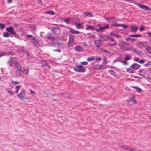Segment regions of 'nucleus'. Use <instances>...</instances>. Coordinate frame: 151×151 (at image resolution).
<instances>
[{"instance_id": "obj_25", "label": "nucleus", "mask_w": 151, "mask_h": 151, "mask_svg": "<svg viewBox=\"0 0 151 151\" xmlns=\"http://www.w3.org/2000/svg\"><path fill=\"white\" fill-rule=\"evenodd\" d=\"M100 50L102 53H104L106 54H108L109 53V52L107 50L103 48H100Z\"/></svg>"}, {"instance_id": "obj_45", "label": "nucleus", "mask_w": 151, "mask_h": 151, "mask_svg": "<svg viewBox=\"0 0 151 151\" xmlns=\"http://www.w3.org/2000/svg\"><path fill=\"white\" fill-rule=\"evenodd\" d=\"M7 93L9 94L10 95H12L14 94V93L11 90H7Z\"/></svg>"}, {"instance_id": "obj_35", "label": "nucleus", "mask_w": 151, "mask_h": 151, "mask_svg": "<svg viewBox=\"0 0 151 151\" xmlns=\"http://www.w3.org/2000/svg\"><path fill=\"white\" fill-rule=\"evenodd\" d=\"M110 35H113L117 38L119 37H120V36L117 34L116 35V34L114 33L113 32H111L110 33Z\"/></svg>"}, {"instance_id": "obj_30", "label": "nucleus", "mask_w": 151, "mask_h": 151, "mask_svg": "<svg viewBox=\"0 0 151 151\" xmlns=\"http://www.w3.org/2000/svg\"><path fill=\"white\" fill-rule=\"evenodd\" d=\"M100 27V29H101V31L103 32V31L106 28H108L109 26L108 25H106L105 26L101 27Z\"/></svg>"}, {"instance_id": "obj_57", "label": "nucleus", "mask_w": 151, "mask_h": 151, "mask_svg": "<svg viewBox=\"0 0 151 151\" xmlns=\"http://www.w3.org/2000/svg\"><path fill=\"white\" fill-rule=\"evenodd\" d=\"M121 27H122L124 29H126L128 27V26L127 25H124L122 24Z\"/></svg>"}, {"instance_id": "obj_15", "label": "nucleus", "mask_w": 151, "mask_h": 151, "mask_svg": "<svg viewBox=\"0 0 151 151\" xmlns=\"http://www.w3.org/2000/svg\"><path fill=\"white\" fill-rule=\"evenodd\" d=\"M55 40L58 42H61L64 40V39L62 37L58 36L56 37Z\"/></svg>"}, {"instance_id": "obj_9", "label": "nucleus", "mask_w": 151, "mask_h": 151, "mask_svg": "<svg viewBox=\"0 0 151 151\" xmlns=\"http://www.w3.org/2000/svg\"><path fill=\"white\" fill-rule=\"evenodd\" d=\"M52 31L55 34L58 35L60 33L61 31L59 28H53Z\"/></svg>"}, {"instance_id": "obj_8", "label": "nucleus", "mask_w": 151, "mask_h": 151, "mask_svg": "<svg viewBox=\"0 0 151 151\" xmlns=\"http://www.w3.org/2000/svg\"><path fill=\"white\" fill-rule=\"evenodd\" d=\"M140 67V65L134 63L130 66V68L134 69L136 70L138 69Z\"/></svg>"}, {"instance_id": "obj_21", "label": "nucleus", "mask_w": 151, "mask_h": 151, "mask_svg": "<svg viewBox=\"0 0 151 151\" xmlns=\"http://www.w3.org/2000/svg\"><path fill=\"white\" fill-rule=\"evenodd\" d=\"M120 147L121 148L124 149L127 151L129 150V147L126 145H124L121 146Z\"/></svg>"}, {"instance_id": "obj_18", "label": "nucleus", "mask_w": 151, "mask_h": 151, "mask_svg": "<svg viewBox=\"0 0 151 151\" xmlns=\"http://www.w3.org/2000/svg\"><path fill=\"white\" fill-rule=\"evenodd\" d=\"M129 36L132 37H142V35L140 34H138L137 35H129Z\"/></svg>"}, {"instance_id": "obj_11", "label": "nucleus", "mask_w": 151, "mask_h": 151, "mask_svg": "<svg viewBox=\"0 0 151 151\" xmlns=\"http://www.w3.org/2000/svg\"><path fill=\"white\" fill-rule=\"evenodd\" d=\"M94 44L96 47H99L101 45V43L100 40H95Z\"/></svg>"}, {"instance_id": "obj_59", "label": "nucleus", "mask_w": 151, "mask_h": 151, "mask_svg": "<svg viewBox=\"0 0 151 151\" xmlns=\"http://www.w3.org/2000/svg\"><path fill=\"white\" fill-rule=\"evenodd\" d=\"M101 60V58L100 57H99L96 58V61H100Z\"/></svg>"}, {"instance_id": "obj_60", "label": "nucleus", "mask_w": 151, "mask_h": 151, "mask_svg": "<svg viewBox=\"0 0 151 151\" xmlns=\"http://www.w3.org/2000/svg\"><path fill=\"white\" fill-rule=\"evenodd\" d=\"M136 44L137 45H140L142 44V42L140 41H137L136 43Z\"/></svg>"}, {"instance_id": "obj_33", "label": "nucleus", "mask_w": 151, "mask_h": 151, "mask_svg": "<svg viewBox=\"0 0 151 151\" xmlns=\"http://www.w3.org/2000/svg\"><path fill=\"white\" fill-rule=\"evenodd\" d=\"M75 24L76 25V28L78 29H81L82 27L80 23L77 24L75 23Z\"/></svg>"}, {"instance_id": "obj_24", "label": "nucleus", "mask_w": 151, "mask_h": 151, "mask_svg": "<svg viewBox=\"0 0 151 151\" xmlns=\"http://www.w3.org/2000/svg\"><path fill=\"white\" fill-rule=\"evenodd\" d=\"M97 66H99V67L98 68V69L104 70V69H106V67L105 66H104L102 65H97Z\"/></svg>"}, {"instance_id": "obj_17", "label": "nucleus", "mask_w": 151, "mask_h": 151, "mask_svg": "<svg viewBox=\"0 0 151 151\" xmlns=\"http://www.w3.org/2000/svg\"><path fill=\"white\" fill-rule=\"evenodd\" d=\"M145 50L147 51L148 53L151 54V47L149 46H146L145 49Z\"/></svg>"}, {"instance_id": "obj_3", "label": "nucleus", "mask_w": 151, "mask_h": 151, "mask_svg": "<svg viewBox=\"0 0 151 151\" xmlns=\"http://www.w3.org/2000/svg\"><path fill=\"white\" fill-rule=\"evenodd\" d=\"M74 70L76 71L79 72L83 73L85 71V69L83 68V66L80 65L76 66Z\"/></svg>"}, {"instance_id": "obj_19", "label": "nucleus", "mask_w": 151, "mask_h": 151, "mask_svg": "<svg viewBox=\"0 0 151 151\" xmlns=\"http://www.w3.org/2000/svg\"><path fill=\"white\" fill-rule=\"evenodd\" d=\"M69 40L73 42L75 38V36L73 35H70L69 37Z\"/></svg>"}, {"instance_id": "obj_10", "label": "nucleus", "mask_w": 151, "mask_h": 151, "mask_svg": "<svg viewBox=\"0 0 151 151\" xmlns=\"http://www.w3.org/2000/svg\"><path fill=\"white\" fill-rule=\"evenodd\" d=\"M130 49L132 50L133 52H134L135 53L138 54L140 56L142 54L141 51L138 50L136 48H132L131 47Z\"/></svg>"}, {"instance_id": "obj_26", "label": "nucleus", "mask_w": 151, "mask_h": 151, "mask_svg": "<svg viewBox=\"0 0 151 151\" xmlns=\"http://www.w3.org/2000/svg\"><path fill=\"white\" fill-rule=\"evenodd\" d=\"M132 87L133 88H135L138 92H141L142 91V89L137 87L132 86Z\"/></svg>"}, {"instance_id": "obj_41", "label": "nucleus", "mask_w": 151, "mask_h": 151, "mask_svg": "<svg viewBox=\"0 0 151 151\" xmlns=\"http://www.w3.org/2000/svg\"><path fill=\"white\" fill-rule=\"evenodd\" d=\"M127 72H129L130 73H134V71L131 69L128 68L127 69Z\"/></svg>"}, {"instance_id": "obj_38", "label": "nucleus", "mask_w": 151, "mask_h": 151, "mask_svg": "<svg viewBox=\"0 0 151 151\" xmlns=\"http://www.w3.org/2000/svg\"><path fill=\"white\" fill-rule=\"evenodd\" d=\"M10 35L8 33L4 32L3 34V36L4 37H8L10 36Z\"/></svg>"}, {"instance_id": "obj_12", "label": "nucleus", "mask_w": 151, "mask_h": 151, "mask_svg": "<svg viewBox=\"0 0 151 151\" xmlns=\"http://www.w3.org/2000/svg\"><path fill=\"white\" fill-rule=\"evenodd\" d=\"M14 67L16 69L15 70H21V66L19 63H17L14 65Z\"/></svg>"}, {"instance_id": "obj_55", "label": "nucleus", "mask_w": 151, "mask_h": 151, "mask_svg": "<svg viewBox=\"0 0 151 151\" xmlns=\"http://www.w3.org/2000/svg\"><path fill=\"white\" fill-rule=\"evenodd\" d=\"M27 38H31L33 37L31 35H28L26 36Z\"/></svg>"}, {"instance_id": "obj_14", "label": "nucleus", "mask_w": 151, "mask_h": 151, "mask_svg": "<svg viewBox=\"0 0 151 151\" xmlns=\"http://www.w3.org/2000/svg\"><path fill=\"white\" fill-rule=\"evenodd\" d=\"M15 73L17 77H20L21 76V70H15Z\"/></svg>"}, {"instance_id": "obj_49", "label": "nucleus", "mask_w": 151, "mask_h": 151, "mask_svg": "<svg viewBox=\"0 0 151 151\" xmlns=\"http://www.w3.org/2000/svg\"><path fill=\"white\" fill-rule=\"evenodd\" d=\"M48 67L49 68H50V66L48 65V64L47 63H45V64H43L42 65V67Z\"/></svg>"}, {"instance_id": "obj_16", "label": "nucleus", "mask_w": 151, "mask_h": 151, "mask_svg": "<svg viewBox=\"0 0 151 151\" xmlns=\"http://www.w3.org/2000/svg\"><path fill=\"white\" fill-rule=\"evenodd\" d=\"M131 30L134 32H136L138 30V28L137 27L135 26H132L130 27Z\"/></svg>"}, {"instance_id": "obj_56", "label": "nucleus", "mask_w": 151, "mask_h": 151, "mask_svg": "<svg viewBox=\"0 0 151 151\" xmlns=\"http://www.w3.org/2000/svg\"><path fill=\"white\" fill-rule=\"evenodd\" d=\"M107 38H109V40H111L112 41H114V40L111 37H110L109 36H108L107 37Z\"/></svg>"}, {"instance_id": "obj_31", "label": "nucleus", "mask_w": 151, "mask_h": 151, "mask_svg": "<svg viewBox=\"0 0 151 151\" xmlns=\"http://www.w3.org/2000/svg\"><path fill=\"white\" fill-rule=\"evenodd\" d=\"M46 14H48L50 15H54L55 13L52 11H49L45 12Z\"/></svg>"}, {"instance_id": "obj_50", "label": "nucleus", "mask_w": 151, "mask_h": 151, "mask_svg": "<svg viewBox=\"0 0 151 151\" xmlns=\"http://www.w3.org/2000/svg\"><path fill=\"white\" fill-rule=\"evenodd\" d=\"M131 59V57H130L128 56H127L124 58V60L125 61H127L129 60H130Z\"/></svg>"}, {"instance_id": "obj_28", "label": "nucleus", "mask_w": 151, "mask_h": 151, "mask_svg": "<svg viewBox=\"0 0 151 151\" xmlns=\"http://www.w3.org/2000/svg\"><path fill=\"white\" fill-rule=\"evenodd\" d=\"M52 36V35L50 33H48L47 35H46L45 36V38H46L48 40H49V38L50 37H51Z\"/></svg>"}, {"instance_id": "obj_22", "label": "nucleus", "mask_w": 151, "mask_h": 151, "mask_svg": "<svg viewBox=\"0 0 151 151\" xmlns=\"http://www.w3.org/2000/svg\"><path fill=\"white\" fill-rule=\"evenodd\" d=\"M22 72L24 73L26 75H27L28 74L29 70L28 68L24 69L23 70H22Z\"/></svg>"}, {"instance_id": "obj_43", "label": "nucleus", "mask_w": 151, "mask_h": 151, "mask_svg": "<svg viewBox=\"0 0 151 151\" xmlns=\"http://www.w3.org/2000/svg\"><path fill=\"white\" fill-rule=\"evenodd\" d=\"M5 27L4 24L0 23V28L1 30L3 29Z\"/></svg>"}, {"instance_id": "obj_48", "label": "nucleus", "mask_w": 151, "mask_h": 151, "mask_svg": "<svg viewBox=\"0 0 151 151\" xmlns=\"http://www.w3.org/2000/svg\"><path fill=\"white\" fill-rule=\"evenodd\" d=\"M107 63V59L105 58H103V61L102 62V64H106Z\"/></svg>"}, {"instance_id": "obj_46", "label": "nucleus", "mask_w": 151, "mask_h": 151, "mask_svg": "<svg viewBox=\"0 0 151 151\" xmlns=\"http://www.w3.org/2000/svg\"><path fill=\"white\" fill-rule=\"evenodd\" d=\"M95 30L98 32L101 31V29H100V27H97L95 28Z\"/></svg>"}, {"instance_id": "obj_37", "label": "nucleus", "mask_w": 151, "mask_h": 151, "mask_svg": "<svg viewBox=\"0 0 151 151\" xmlns=\"http://www.w3.org/2000/svg\"><path fill=\"white\" fill-rule=\"evenodd\" d=\"M94 58L93 57H89L87 59V60L88 61H90L94 60Z\"/></svg>"}, {"instance_id": "obj_5", "label": "nucleus", "mask_w": 151, "mask_h": 151, "mask_svg": "<svg viewBox=\"0 0 151 151\" xmlns=\"http://www.w3.org/2000/svg\"><path fill=\"white\" fill-rule=\"evenodd\" d=\"M138 7L142 9H145L146 11H149V12L151 11V9L144 5H142L141 4H138L137 5Z\"/></svg>"}, {"instance_id": "obj_36", "label": "nucleus", "mask_w": 151, "mask_h": 151, "mask_svg": "<svg viewBox=\"0 0 151 151\" xmlns=\"http://www.w3.org/2000/svg\"><path fill=\"white\" fill-rule=\"evenodd\" d=\"M63 21L68 24H69L70 22V20L69 18L64 19Z\"/></svg>"}, {"instance_id": "obj_44", "label": "nucleus", "mask_w": 151, "mask_h": 151, "mask_svg": "<svg viewBox=\"0 0 151 151\" xmlns=\"http://www.w3.org/2000/svg\"><path fill=\"white\" fill-rule=\"evenodd\" d=\"M117 44L116 42L114 43L113 44H111L110 43H108L107 44V45L109 46H116L117 45Z\"/></svg>"}, {"instance_id": "obj_42", "label": "nucleus", "mask_w": 151, "mask_h": 151, "mask_svg": "<svg viewBox=\"0 0 151 151\" xmlns=\"http://www.w3.org/2000/svg\"><path fill=\"white\" fill-rule=\"evenodd\" d=\"M48 40L51 41H53L55 40V37H53L52 36L49 38Z\"/></svg>"}, {"instance_id": "obj_2", "label": "nucleus", "mask_w": 151, "mask_h": 151, "mask_svg": "<svg viewBox=\"0 0 151 151\" xmlns=\"http://www.w3.org/2000/svg\"><path fill=\"white\" fill-rule=\"evenodd\" d=\"M19 62L17 61V58L15 57L10 58L8 60L7 63L10 66H13V64L15 65Z\"/></svg>"}, {"instance_id": "obj_1", "label": "nucleus", "mask_w": 151, "mask_h": 151, "mask_svg": "<svg viewBox=\"0 0 151 151\" xmlns=\"http://www.w3.org/2000/svg\"><path fill=\"white\" fill-rule=\"evenodd\" d=\"M6 30L9 33L11 37H14L17 38H19L18 34L14 31V28L12 27H10L6 28Z\"/></svg>"}, {"instance_id": "obj_20", "label": "nucleus", "mask_w": 151, "mask_h": 151, "mask_svg": "<svg viewBox=\"0 0 151 151\" xmlns=\"http://www.w3.org/2000/svg\"><path fill=\"white\" fill-rule=\"evenodd\" d=\"M75 50L77 51H81L82 49V47L80 46H77L75 47Z\"/></svg>"}, {"instance_id": "obj_61", "label": "nucleus", "mask_w": 151, "mask_h": 151, "mask_svg": "<svg viewBox=\"0 0 151 151\" xmlns=\"http://www.w3.org/2000/svg\"><path fill=\"white\" fill-rule=\"evenodd\" d=\"M132 39V38L131 37H127V38H126L125 39V40L127 41H131Z\"/></svg>"}, {"instance_id": "obj_63", "label": "nucleus", "mask_w": 151, "mask_h": 151, "mask_svg": "<svg viewBox=\"0 0 151 151\" xmlns=\"http://www.w3.org/2000/svg\"><path fill=\"white\" fill-rule=\"evenodd\" d=\"M120 48L122 50L125 51L126 50V48L124 47H123L122 46H121L120 47Z\"/></svg>"}, {"instance_id": "obj_6", "label": "nucleus", "mask_w": 151, "mask_h": 151, "mask_svg": "<svg viewBox=\"0 0 151 151\" xmlns=\"http://www.w3.org/2000/svg\"><path fill=\"white\" fill-rule=\"evenodd\" d=\"M61 44V43L58 42H50L48 44V45L50 46L55 47L57 45H58V47H59V45Z\"/></svg>"}, {"instance_id": "obj_54", "label": "nucleus", "mask_w": 151, "mask_h": 151, "mask_svg": "<svg viewBox=\"0 0 151 151\" xmlns=\"http://www.w3.org/2000/svg\"><path fill=\"white\" fill-rule=\"evenodd\" d=\"M20 52H24V53H25L26 52V51L24 50V49L23 47L22 48L20 49Z\"/></svg>"}, {"instance_id": "obj_39", "label": "nucleus", "mask_w": 151, "mask_h": 151, "mask_svg": "<svg viewBox=\"0 0 151 151\" xmlns=\"http://www.w3.org/2000/svg\"><path fill=\"white\" fill-rule=\"evenodd\" d=\"M11 83L12 85H16L20 83V82H19L14 81H12Z\"/></svg>"}, {"instance_id": "obj_27", "label": "nucleus", "mask_w": 151, "mask_h": 151, "mask_svg": "<svg viewBox=\"0 0 151 151\" xmlns=\"http://www.w3.org/2000/svg\"><path fill=\"white\" fill-rule=\"evenodd\" d=\"M84 15L85 16H89L90 17H93L92 14L91 12H85Z\"/></svg>"}, {"instance_id": "obj_29", "label": "nucleus", "mask_w": 151, "mask_h": 151, "mask_svg": "<svg viewBox=\"0 0 151 151\" xmlns=\"http://www.w3.org/2000/svg\"><path fill=\"white\" fill-rule=\"evenodd\" d=\"M106 20L109 22H111V21L112 20L114 19V17H106Z\"/></svg>"}, {"instance_id": "obj_64", "label": "nucleus", "mask_w": 151, "mask_h": 151, "mask_svg": "<svg viewBox=\"0 0 151 151\" xmlns=\"http://www.w3.org/2000/svg\"><path fill=\"white\" fill-rule=\"evenodd\" d=\"M144 62V61L143 60L141 59L139 61V63H140L142 64Z\"/></svg>"}, {"instance_id": "obj_51", "label": "nucleus", "mask_w": 151, "mask_h": 151, "mask_svg": "<svg viewBox=\"0 0 151 151\" xmlns=\"http://www.w3.org/2000/svg\"><path fill=\"white\" fill-rule=\"evenodd\" d=\"M25 91L24 90L22 89L20 93V95L23 96V95L25 94Z\"/></svg>"}, {"instance_id": "obj_13", "label": "nucleus", "mask_w": 151, "mask_h": 151, "mask_svg": "<svg viewBox=\"0 0 151 151\" xmlns=\"http://www.w3.org/2000/svg\"><path fill=\"white\" fill-rule=\"evenodd\" d=\"M68 29L69 30V32L70 33L74 34H79L80 33V32L78 31H75L73 29L70 28H68Z\"/></svg>"}, {"instance_id": "obj_34", "label": "nucleus", "mask_w": 151, "mask_h": 151, "mask_svg": "<svg viewBox=\"0 0 151 151\" xmlns=\"http://www.w3.org/2000/svg\"><path fill=\"white\" fill-rule=\"evenodd\" d=\"M89 29L90 30H95V28L93 27V26H88L86 28V29Z\"/></svg>"}, {"instance_id": "obj_40", "label": "nucleus", "mask_w": 151, "mask_h": 151, "mask_svg": "<svg viewBox=\"0 0 151 151\" xmlns=\"http://www.w3.org/2000/svg\"><path fill=\"white\" fill-rule=\"evenodd\" d=\"M109 72H110V73L112 75H113L114 76H116V75L115 74V72L112 70H109Z\"/></svg>"}, {"instance_id": "obj_47", "label": "nucleus", "mask_w": 151, "mask_h": 151, "mask_svg": "<svg viewBox=\"0 0 151 151\" xmlns=\"http://www.w3.org/2000/svg\"><path fill=\"white\" fill-rule=\"evenodd\" d=\"M151 65V61H149L148 62H147L146 64H145L144 65L145 67H147V66H148L149 65Z\"/></svg>"}, {"instance_id": "obj_53", "label": "nucleus", "mask_w": 151, "mask_h": 151, "mask_svg": "<svg viewBox=\"0 0 151 151\" xmlns=\"http://www.w3.org/2000/svg\"><path fill=\"white\" fill-rule=\"evenodd\" d=\"M114 26L116 27H121L122 24H117L116 23H115L114 24Z\"/></svg>"}, {"instance_id": "obj_7", "label": "nucleus", "mask_w": 151, "mask_h": 151, "mask_svg": "<svg viewBox=\"0 0 151 151\" xmlns=\"http://www.w3.org/2000/svg\"><path fill=\"white\" fill-rule=\"evenodd\" d=\"M13 54L14 53L12 52H4L0 53V57L4 55L9 56V55H13Z\"/></svg>"}, {"instance_id": "obj_52", "label": "nucleus", "mask_w": 151, "mask_h": 151, "mask_svg": "<svg viewBox=\"0 0 151 151\" xmlns=\"http://www.w3.org/2000/svg\"><path fill=\"white\" fill-rule=\"evenodd\" d=\"M17 96L21 100H23V96H20V94H18L17 95Z\"/></svg>"}, {"instance_id": "obj_58", "label": "nucleus", "mask_w": 151, "mask_h": 151, "mask_svg": "<svg viewBox=\"0 0 151 151\" xmlns=\"http://www.w3.org/2000/svg\"><path fill=\"white\" fill-rule=\"evenodd\" d=\"M88 63L86 62H82L81 63V64H82L83 65H86L88 64Z\"/></svg>"}, {"instance_id": "obj_32", "label": "nucleus", "mask_w": 151, "mask_h": 151, "mask_svg": "<svg viewBox=\"0 0 151 151\" xmlns=\"http://www.w3.org/2000/svg\"><path fill=\"white\" fill-rule=\"evenodd\" d=\"M21 86L20 85L16 86L15 87L16 89V90L15 91V93H17L18 92L19 90L21 88Z\"/></svg>"}, {"instance_id": "obj_23", "label": "nucleus", "mask_w": 151, "mask_h": 151, "mask_svg": "<svg viewBox=\"0 0 151 151\" xmlns=\"http://www.w3.org/2000/svg\"><path fill=\"white\" fill-rule=\"evenodd\" d=\"M129 101L132 102L134 104H136V101L134 98L132 97H130L129 99Z\"/></svg>"}, {"instance_id": "obj_62", "label": "nucleus", "mask_w": 151, "mask_h": 151, "mask_svg": "<svg viewBox=\"0 0 151 151\" xmlns=\"http://www.w3.org/2000/svg\"><path fill=\"white\" fill-rule=\"evenodd\" d=\"M72 42H71V41H70V40H69V41L68 42V47H70V43Z\"/></svg>"}, {"instance_id": "obj_4", "label": "nucleus", "mask_w": 151, "mask_h": 151, "mask_svg": "<svg viewBox=\"0 0 151 151\" xmlns=\"http://www.w3.org/2000/svg\"><path fill=\"white\" fill-rule=\"evenodd\" d=\"M30 41V42H32L35 47H38L39 46V42L35 38L31 39Z\"/></svg>"}]
</instances>
